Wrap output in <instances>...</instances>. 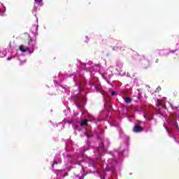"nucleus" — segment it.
Returning a JSON list of instances; mask_svg holds the SVG:
<instances>
[{
    "label": "nucleus",
    "mask_w": 179,
    "mask_h": 179,
    "mask_svg": "<svg viewBox=\"0 0 179 179\" xmlns=\"http://www.w3.org/2000/svg\"><path fill=\"white\" fill-rule=\"evenodd\" d=\"M87 138H91V136L87 134Z\"/></svg>",
    "instance_id": "obj_18"
},
{
    "label": "nucleus",
    "mask_w": 179,
    "mask_h": 179,
    "mask_svg": "<svg viewBox=\"0 0 179 179\" xmlns=\"http://www.w3.org/2000/svg\"><path fill=\"white\" fill-rule=\"evenodd\" d=\"M77 107H78V108H83V106L77 104Z\"/></svg>",
    "instance_id": "obj_13"
},
{
    "label": "nucleus",
    "mask_w": 179,
    "mask_h": 179,
    "mask_svg": "<svg viewBox=\"0 0 179 179\" xmlns=\"http://www.w3.org/2000/svg\"><path fill=\"white\" fill-rule=\"evenodd\" d=\"M173 61H175V62H179V56L176 55V56L173 57Z\"/></svg>",
    "instance_id": "obj_8"
},
{
    "label": "nucleus",
    "mask_w": 179,
    "mask_h": 179,
    "mask_svg": "<svg viewBox=\"0 0 179 179\" xmlns=\"http://www.w3.org/2000/svg\"><path fill=\"white\" fill-rule=\"evenodd\" d=\"M110 95L114 96L115 95V91H112V92L110 93Z\"/></svg>",
    "instance_id": "obj_11"
},
{
    "label": "nucleus",
    "mask_w": 179,
    "mask_h": 179,
    "mask_svg": "<svg viewBox=\"0 0 179 179\" xmlns=\"http://www.w3.org/2000/svg\"><path fill=\"white\" fill-rule=\"evenodd\" d=\"M166 100V98L165 97L162 98V100L160 99L157 100V106H159V110H161L162 109L166 110V106L165 102Z\"/></svg>",
    "instance_id": "obj_1"
},
{
    "label": "nucleus",
    "mask_w": 179,
    "mask_h": 179,
    "mask_svg": "<svg viewBox=\"0 0 179 179\" xmlns=\"http://www.w3.org/2000/svg\"><path fill=\"white\" fill-rule=\"evenodd\" d=\"M7 60H10V58H9V57H8V58H7Z\"/></svg>",
    "instance_id": "obj_20"
},
{
    "label": "nucleus",
    "mask_w": 179,
    "mask_h": 179,
    "mask_svg": "<svg viewBox=\"0 0 179 179\" xmlns=\"http://www.w3.org/2000/svg\"><path fill=\"white\" fill-rule=\"evenodd\" d=\"M166 131H167L168 133H169V129H166Z\"/></svg>",
    "instance_id": "obj_21"
},
{
    "label": "nucleus",
    "mask_w": 179,
    "mask_h": 179,
    "mask_svg": "<svg viewBox=\"0 0 179 179\" xmlns=\"http://www.w3.org/2000/svg\"><path fill=\"white\" fill-rule=\"evenodd\" d=\"M125 48H126L125 45H116V46H113V50H115V51L120 50V52H121L122 53H123V52L125 51Z\"/></svg>",
    "instance_id": "obj_3"
},
{
    "label": "nucleus",
    "mask_w": 179,
    "mask_h": 179,
    "mask_svg": "<svg viewBox=\"0 0 179 179\" xmlns=\"http://www.w3.org/2000/svg\"><path fill=\"white\" fill-rule=\"evenodd\" d=\"M57 164H58L57 162H53L52 167H54V166L57 165Z\"/></svg>",
    "instance_id": "obj_12"
},
{
    "label": "nucleus",
    "mask_w": 179,
    "mask_h": 179,
    "mask_svg": "<svg viewBox=\"0 0 179 179\" xmlns=\"http://www.w3.org/2000/svg\"><path fill=\"white\" fill-rule=\"evenodd\" d=\"M143 130H144L143 127L140 126L139 124H136V125L134 126V128H133V131L137 134L143 132Z\"/></svg>",
    "instance_id": "obj_2"
},
{
    "label": "nucleus",
    "mask_w": 179,
    "mask_h": 179,
    "mask_svg": "<svg viewBox=\"0 0 179 179\" xmlns=\"http://www.w3.org/2000/svg\"><path fill=\"white\" fill-rule=\"evenodd\" d=\"M38 1H41V0H38Z\"/></svg>",
    "instance_id": "obj_22"
},
{
    "label": "nucleus",
    "mask_w": 179,
    "mask_h": 179,
    "mask_svg": "<svg viewBox=\"0 0 179 179\" xmlns=\"http://www.w3.org/2000/svg\"><path fill=\"white\" fill-rule=\"evenodd\" d=\"M67 123L73 124V120H67Z\"/></svg>",
    "instance_id": "obj_10"
},
{
    "label": "nucleus",
    "mask_w": 179,
    "mask_h": 179,
    "mask_svg": "<svg viewBox=\"0 0 179 179\" xmlns=\"http://www.w3.org/2000/svg\"><path fill=\"white\" fill-rule=\"evenodd\" d=\"M176 128H178V124H176Z\"/></svg>",
    "instance_id": "obj_19"
},
{
    "label": "nucleus",
    "mask_w": 179,
    "mask_h": 179,
    "mask_svg": "<svg viewBox=\"0 0 179 179\" xmlns=\"http://www.w3.org/2000/svg\"><path fill=\"white\" fill-rule=\"evenodd\" d=\"M80 126L81 127L88 126V120H83V121H81Z\"/></svg>",
    "instance_id": "obj_7"
},
{
    "label": "nucleus",
    "mask_w": 179,
    "mask_h": 179,
    "mask_svg": "<svg viewBox=\"0 0 179 179\" xmlns=\"http://www.w3.org/2000/svg\"><path fill=\"white\" fill-rule=\"evenodd\" d=\"M150 66V62L149 60H144L143 62H142V66H143V68L145 69H147Z\"/></svg>",
    "instance_id": "obj_4"
},
{
    "label": "nucleus",
    "mask_w": 179,
    "mask_h": 179,
    "mask_svg": "<svg viewBox=\"0 0 179 179\" xmlns=\"http://www.w3.org/2000/svg\"><path fill=\"white\" fill-rule=\"evenodd\" d=\"M31 43H33V39L31 38L28 41V45H30Z\"/></svg>",
    "instance_id": "obj_9"
},
{
    "label": "nucleus",
    "mask_w": 179,
    "mask_h": 179,
    "mask_svg": "<svg viewBox=\"0 0 179 179\" xmlns=\"http://www.w3.org/2000/svg\"><path fill=\"white\" fill-rule=\"evenodd\" d=\"M158 62H159V59H155V64H158Z\"/></svg>",
    "instance_id": "obj_14"
},
{
    "label": "nucleus",
    "mask_w": 179,
    "mask_h": 179,
    "mask_svg": "<svg viewBox=\"0 0 179 179\" xmlns=\"http://www.w3.org/2000/svg\"><path fill=\"white\" fill-rule=\"evenodd\" d=\"M35 2H36V3H40V2H41V1H36Z\"/></svg>",
    "instance_id": "obj_17"
},
{
    "label": "nucleus",
    "mask_w": 179,
    "mask_h": 179,
    "mask_svg": "<svg viewBox=\"0 0 179 179\" xmlns=\"http://www.w3.org/2000/svg\"><path fill=\"white\" fill-rule=\"evenodd\" d=\"M100 148H103V143H101Z\"/></svg>",
    "instance_id": "obj_15"
},
{
    "label": "nucleus",
    "mask_w": 179,
    "mask_h": 179,
    "mask_svg": "<svg viewBox=\"0 0 179 179\" xmlns=\"http://www.w3.org/2000/svg\"><path fill=\"white\" fill-rule=\"evenodd\" d=\"M30 50V48L22 45L20 46V52H28L29 50Z\"/></svg>",
    "instance_id": "obj_5"
},
{
    "label": "nucleus",
    "mask_w": 179,
    "mask_h": 179,
    "mask_svg": "<svg viewBox=\"0 0 179 179\" xmlns=\"http://www.w3.org/2000/svg\"><path fill=\"white\" fill-rule=\"evenodd\" d=\"M78 128V125L77 124H75L74 125V129H76Z\"/></svg>",
    "instance_id": "obj_16"
},
{
    "label": "nucleus",
    "mask_w": 179,
    "mask_h": 179,
    "mask_svg": "<svg viewBox=\"0 0 179 179\" xmlns=\"http://www.w3.org/2000/svg\"><path fill=\"white\" fill-rule=\"evenodd\" d=\"M123 100L127 104H131L132 102V99L129 97H123Z\"/></svg>",
    "instance_id": "obj_6"
}]
</instances>
